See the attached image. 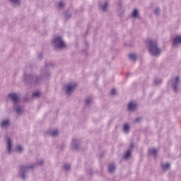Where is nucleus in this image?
Instances as JSON below:
<instances>
[{"mask_svg": "<svg viewBox=\"0 0 181 181\" xmlns=\"http://www.w3.org/2000/svg\"><path fill=\"white\" fill-rule=\"evenodd\" d=\"M179 81L180 78L177 76L172 79L171 83L173 84L174 91H176L177 90V87H179Z\"/></svg>", "mask_w": 181, "mask_h": 181, "instance_id": "39448f33", "label": "nucleus"}, {"mask_svg": "<svg viewBox=\"0 0 181 181\" xmlns=\"http://www.w3.org/2000/svg\"><path fill=\"white\" fill-rule=\"evenodd\" d=\"M44 162L43 160L40 159L37 161V165H39L40 166H42L43 165Z\"/></svg>", "mask_w": 181, "mask_h": 181, "instance_id": "c85d7f7f", "label": "nucleus"}, {"mask_svg": "<svg viewBox=\"0 0 181 181\" xmlns=\"http://www.w3.org/2000/svg\"><path fill=\"white\" fill-rule=\"evenodd\" d=\"M51 136H57L59 135V130H54L50 133Z\"/></svg>", "mask_w": 181, "mask_h": 181, "instance_id": "4be33fe9", "label": "nucleus"}, {"mask_svg": "<svg viewBox=\"0 0 181 181\" xmlns=\"http://www.w3.org/2000/svg\"><path fill=\"white\" fill-rule=\"evenodd\" d=\"M148 152L150 155H152L153 156H156V153H158V151L155 148H150Z\"/></svg>", "mask_w": 181, "mask_h": 181, "instance_id": "dca6fc26", "label": "nucleus"}, {"mask_svg": "<svg viewBox=\"0 0 181 181\" xmlns=\"http://www.w3.org/2000/svg\"><path fill=\"white\" fill-rule=\"evenodd\" d=\"M11 124V122L9 119H6L2 121L1 122V128H8L9 127V124Z\"/></svg>", "mask_w": 181, "mask_h": 181, "instance_id": "f8f14e48", "label": "nucleus"}, {"mask_svg": "<svg viewBox=\"0 0 181 181\" xmlns=\"http://www.w3.org/2000/svg\"><path fill=\"white\" fill-rule=\"evenodd\" d=\"M64 169H65L66 170H70V165L69 164L64 165Z\"/></svg>", "mask_w": 181, "mask_h": 181, "instance_id": "c756f323", "label": "nucleus"}, {"mask_svg": "<svg viewBox=\"0 0 181 181\" xmlns=\"http://www.w3.org/2000/svg\"><path fill=\"white\" fill-rule=\"evenodd\" d=\"M11 4H13L14 6H19L21 5V0H9Z\"/></svg>", "mask_w": 181, "mask_h": 181, "instance_id": "2eb2a0df", "label": "nucleus"}, {"mask_svg": "<svg viewBox=\"0 0 181 181\" xmlns=\"http://www.w3.org/2000/svg\"><path fill=\"white\" fill-rule=\"evenodd\" d=\"M8 98L11 100L13 103H18L19 101V96L16 93H10L8 95Z\"/></svg>", "mask_w": 181, "mask_h": 181, "instance_id": "0eeeda50", "label": "nucleus"}, {"mask_svg": "<svg viewBox=\"0 0 181 181\" xmlns=\"http://www.w3.org/2000/svg\"><path fill=\"white\" fill-rule=\"evenodd\" d=\"M33 168V165L21 168L20 175L22 179L26 178V173H28V170H29V169H32Z\"/></svg>", "mask_w": 181, "mask_h": 181, "instance_id": "20e7f679", "label": "nucleus"}, {"mask_svg": "<svg viewBox=\"0 0 181 181\" xmlns=\"http://www.w3.org/2000/svg\"><path fill=\"white\" fill-rule=\"evenodd\" d=\"M134 146H135V144H132L130 145V148L127 150L124 154V159H129V158H131V153L132 152V149L134 148Z\"/></svg>", "mask_w": 181, "mask_h": 181, "instance_id": "6e6552de", "label": "nucleus"}, {"mask_svg": "<svg viewBox=\"0 0 181 181\" xmlns=\"http://www.w3.org/2000/svg\"><path fill=\"white\" fill-rule=\"evenodd\" d=\"M55 49H64L66 47V42L62 36H57L52 41Z\"/></svg>", "mask_w": 181, "mask_h": 181, "instance_id": "f03ea898", "label": "nucleus"}, {"mask_svg": "<svg viewBox=\"0 0 181 181\" xmlns=\"http://www.w3.org/2000/svg\"><path fill=\"white\" fill-rule=\"evenodd\" d=\"M78 144V141L77 140H73L71 141L72 148H75V149H76Z\"/></svg>", "mask_w": 181, "mask_h": 181, "instance_id": "6ab92c4d", "label": "nucleus"}, {"mask_svg": "<svg viewBox=\"0 0 181 181\" xmlns=\"http://www.w3.org/2000/svg\"><path fill=\"white\" fill-rule=\"evenodd\" d=\"M64 5H66V3H64V1H61L58 3V8L59 9H62V8H64Z\"/></svg>", "mask_w": 181, "mask_h": 181, "instance_id": "412c9836", "label": "nucleus"}, {"mask_svg": "<svg viewBox=\"0 0 181 181\" xmlns=\"http://www.w3.org/2000/svg\"><path fill=\"white\" fill-rule=\"evenodd\" d=\"M125 13V10L122 9V13H119L120 16H124V14Z\"/></svg>", "mask_w": 181, "mask_h": 181, "instance_id": "2f4dec72", "label": "nucleus"}, {"mask_svg": "<svg viewBox=\"0 0 181 181\" xmlns=\"http://www.w3.org/2000/svg\"><path fill=\"white\" fill-rule=\"evenodd\" d=\"M147 44L148 50L152 56H159V54H160L161 50L158 47V42H156V41L148 40L147 41Z\"/></svg>", "mask_w": 181, "mask_h": 181, "instance_id": "f257e3e1", "label": "nucleus"}, {"mask_svg": "<svg viewBox=\"0 0 181 181\" xmlns=\"http://www.w3.org/2000/svg\"><path fill=\"white\" fill-rule=\"evenodd\" d=\"M136 107H138V105L135 102H132L129 103L128 105V110L129 111H134V110H136Z\"/></svg>", "mask_w": 181, "mask_h": 181, "instance_id": "9d476101", "label": "nucleus"}, {"mask_svg": "<svg viewBox=\"0 0 181 181\" xmlns=\"http://www.w3.org/2000/svg\"><path fill=\"white\" fill-rule=\"evenodd\" d=\"M110 6V5L108 4V2L105 1V3H103L101 5L100 8L102 9V11L103 12H108V7Z\"/></svg>", "mask_w": 181, "mask_h": 181, "instance_id": "9b49d317", "label": "nucleus"}, {"mask_svg": "<svg viewBox=\"0 0 181 181\" xmlns=\"http://www.w3.org/2000/svg\"><path fill=\"white\" fill-rule=\"evenodd\" d=\"M111 94H112L113 95L117 94V90L115 89H112Z\"/></svg>", "mask_w": 181, "mask_h": 181, "instance_id": "7c9ffc66", "label": "nucleus"}, {"mask_svg": "<svg viewBox=\"0 0 181 181\" xmlns=\"http://www.w3.org/2000/svg\"><path fill=\"white\" fill-rule=\"evenodd\" d=\"M76 88H77L76 83H68L64 86V90H65L66 94H71Z\"/></svg>", "mask_w": 181, "mask_h": 181, "instance_id": "7ed1b4c3", "label": "nucleus"}, {"mask_svg": "<svg viewBox=\"0 0 181 181\" xmlns=\"http://www.w3.org/2000/svg\"><path fill=\"white\" fill-rule=\"evenodd\" d=\"M170 168V164L169 163L162 164V168L163 169V170H168V169H169Z\"/></svg>", "mask_w": 181, "mask_h": 181, "instance_id": "a211bd4d", "label": "nucleus"}, {"mask_svg": "<svg viewBox=\"0 0 181 181\" xmlns=\"http://www.w3.org/2000/svg\"><path fill=\"white\" fill-rule=\"evenodd\" d=\"M108 170L110 173H112V172H114V170H115V165L110 164L109 168H108Z\"/></svg>", "mask_w": 181, "mask_h": 181, "instance_id": "f3484780", "label": "nucleus"}, {"mask_svg": "<svg viewBox=\"0 0 181 181\" xmlns=\"http://www.w3.org/2000/svg\"><path fill=\"white\" fill-rule=\"evenodd\" d=\"M181 43V35L175 37L173 40V47H176V46H179Z\"/></svg>", "mask_w": 181, "mask_h": 181, "instance_id": "1a4fd4ad", "label": "nucleus"}, {"mask_svg": "<svg viewBox=\"0 0 181 181\" xmlns=\"http://www.w3.org/2000/svg\"><path fill=\"white\" fill-rule=\"evenodd\" d=\"M16 152H23V146L21 145H18L16 147Z\"/></svg>", "mask_w": 181, "mask_h": 181, "instance_id": "aec40b11", "label": "nucleus"}, {"mask_svg": "<svg viewBox=\"0 0 181 181\" xmlns=\"http://www.w3.org/2000/svg\"><path fill=\"white\" fill-rule=\"evenodd\" d=\"M65 16L67 19H69V18H71V12L69 11H66Z\"/></svg>", "mask_w": 181, "mask_h": 181, "instance_id": "393cba45", "label": "nucleus"}, {"mask_svg": "<svg viewBox=\"0 0 181 181\" xmlns=\"http://www.w3.org/2000/svg\"><path fill=\"white\" fill-rule=\"evenodd\" d=\"M92 101H93V98H88L86 100V103L87 105H88L89 104H91Z\"/></svg>", "mask_w": 181, "mask_h": 181, "instance_id": "cd10ccee", "label": "nucleus"}, {"mask_svg": "<svg viewBox=\"0 0 181 181\" xmlns=\"http://www.w3.org/2000/svg\"><path fill=\"white\" fill-rule=\"evenodd\" d=\"M7 151L8 153H11L13 151V144H12V139L11 138H7Z\"/></svg>", "mask_w": 181, "mask_h": 181, "instance_id": "423d86ee", "label": "nucleus"}, {"mask_svg": "<svg viewBox=\"0 0 181 181\" xmlns=\"http://www.w3.org/2000/svg\"><path fill=\"white\" fill-rule=\"evenodd\" d=\"M23 109H22V107H16V112L17 114H21L23 112Z\"/></svg>", "mask_w": 181, "mask_h": 181, "instance_id": "b1692460", "label": "nucleus"}, {"mask_svg": "<svg viewBox=\"0 0 181 181\" xmlns=\"http://www.w3.org/2000/svg\"><path fill=\"white\" fill-rule=\"evenodd\" d=\"M129 59H131V60H135L136 59V54H130L129 55Z\"/></svg>", "mask_w": 181, "mask_h": 181, "instance_id": "a878e982", "label": "nucleus"}, {"mask_svg": "<svg viewBox=\"0 0 181 181\" xmlns=\"http://www.w3.org/2000/svg\"><path fill=\"white\" fill-rule=\"evenodd\" d=\"M160 13V8H156L154 9V14L156 16H158V15Z\"/></svg>", "mask_w": 181, "mask_h": 181, "instance_id": "5701e85b", "label": "nucleus"}, {"mask_svg": "<svg viewBox=\"0 0 181 181\" xmlns=\"http://www.w3.org/2000/svg\"><path fill=\"white\" fill-rule=\"evenodd\" d=\"M132 18H139V10H138L136 8L133 10V12L132 13Z\"/></svg>", "mask_w": 181, "mask_h": 181, "instance_id": "ddd939ff", "label": "nucleus"}, {"mask_svg": "<svg viewBox=\"0 0 181 181\" xmlns=\"http://www.w3.org/2000/svg\"><path fill=\"white\" fill-rule=\"evenodd\" d=\"M40 95H41V93L39 91H37V92L33 93V97H37H37H40Z\"/></svg>", "mask_w": 181, "mask_h": 181, "instance_id": "bb28decb", "label": "nucleus"}, {"mask_svg": "<svg viewBox=\"0 0 181 181\" xmlns=\"http://www.w3.org/2000/svg\"><path fill=\"white\" fill-rule=\"evenodd\" d=\"M129 129H131V127L129 126V124H124V125L123 127L124 132H125L127 134V133L129 132Z\"/></svg>", "mask_w": 181, "mask_h": 181, "instance_id": "4468645a", "label": "nucleus"}]
</instances>
